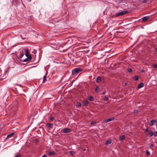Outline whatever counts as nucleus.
Wrapping results in <instances>:
<instances>
[{
	"label": "nucleus",
	"instance_id": "obj_1",
	"mask_svg": "<svg viewBox=\"0 0 157 157\" xmlns=\"http://www.w3.org/2000/svg\"><path fill=\"white\" fill-rule=\"evenodd\" d=\"M82 69L80 68H76L73 69L72 71V74L73 75H77L79 72H81Z\"/></svg>",
	"mask_w": 157,
	"mask_h": 157
},
{
	"label": "nucleus",
	"instance_id": "obj_2",
	"mask_svg": "<svg viewBox=\"0 0 157 157\" xmlns=\"http://www.w3.org/2000/svg\"><path fill=\"white\" fill-rule=\"evenodd\" d=\"M128 11L127 10H123L122 11L119 12L117 13L116 14V16L117 17H118L120 16H122L123 15L125 14L128 13Z\"/></svg>",
	"mask_w": 157,
	"mask_h": 157
},
{
	"label": "nucleus",
	"instance_id": "obj_3",
	"mask_svg": "<svg viewBox=\"0 0 157 157\" xmlns=\"http://www.w3.org/2000/svg\"><path fill=\"white\" fill-rule=\"evenodd\" d=\"M157 124V121H156V119H153L150 121V123H149V125L150 126H152L156 124Z\"/></svg>",
	"mask_w": 157,
	"mask_h": 157
},
{
	"label": "nucleus",
	"instance_id": "obj_4",
	"mask_svg": "<svg viewBox=\"0 0 157 157\" xmlns=\"http://www.w3.org/2000/svg\"><path fill=\"white\" fill-rule=\"evenodd\" d=\"M71 131V129L68 128H63L62 130V132L63 133L70 132Z\"/></svg>",
	"mask_w": 157,
	"mask_h": 157
},
{
	"label": "nucleus",
	"instance_id": "obj_5",
	"mask_svg": "<svg viewBox=\"0 0 157 157\" xmlns=\"http://www.w3.org/2000/svg\"><path fill=\"white\" fill-rule=\"evenodd\" d=\"M115 117H112L109 119H108L105 120L104 121V123H107L108 122L112 121L113 120L115 119Z\"/></svg>",
	"mask_w": 157,
	"mask_h": 157
},
{
	"label": "nucleus",
	"instance_id": "obj_6",
	"mask_svg": "<svg viewBox=\"0 0 157 157\" xmlns=\"http://www.w3.org/2000/svg\"><path fill=\"white\" fill-rule=\"evenodd\" d=\"M27 58H26V59H24L23 61L24 62H25L28 61H29L32 59V56L29 57L28 56L27 57Z\"/></svg>",
	"mask_w": 157,
	"mask_h": 157
},
{
	"label": "nucleus",
	"instance_id": "obj_7",
	"mask_svg": "<svg viewBox=\"0 0 157 157\" xmlns=\"http://www.w3.org/2000/svg\"><path fill=\"white\" fill-rule=\"evenodd\" d=\"M83 105L85 106H86L89 104V101L87 100H84L83 101Z\"/></svg>",
	"mask_w": 157,
	"mask_h": 157
},
{
	"label": "nucleus",
	"instance_id": "obj_8",
	"mask_svg": "<svg viewBox=\"0 0 157 157\" xmlns=\"http://www.w3.org/2000/svg\"><path fill=\"white\" fill-rule=\"evenodd\" d=\"M25 55L26 57L31 56L29 54V51L28 49H26L25 50Z\"/></svg>",
	"mask_w": 157,
	"mask_h": 157
},
{
	"label": "nucleus",
	"instance_id": "obj_9",
	"mask_svg": "<svg viewBox=\"0 0 157 157\" xmlns=\"http://www.w3.org/2000/svg\"><path fill=\"white\" fill-rule=\"evenodd\" d=\"M144 84L143 83H141L138 85L137 88H138L140 89L144 87Z\"/></svg>",
	"mask_w": 157,
	"mask_h": 157
},
{
	"label": "nucleus",
	"instance_id": "obj_10",
	"mask_svg": "<svg viewBox=\"0 0 157 157\" xmlns=\"http://www.w3.org/2000/svg\"><path fill=\"white\" fill-rule=\"evenodd\" d=\"M101 77L100 76H98L97 78L96 82H97L99 83L101 81Z\"/></svg>",
	"mask_w": 157,
	"mask_h": 157
},
{
	"label": "nucleus",
	"instance_id": "obj_11",
	"mask_svg": "<svg viewBox=\"0 0 157 157\" xmlns=\"http://www.w3.org/2000/svg\"><path fill=\"white\" fill-rule=\"evenodd\" d=\"M149 18V17H144L142 18V21L144 22L146 21Z\"/></svg>",
	"mask_w": 157,
	"mask_h": 157
},
{
	"label": "nucleus",
	"instance_id": "obj_12",
	"mask_svg": "<svg viewBox=\"0 0 157 157\" xmlns=\"http://www.w3.org/2000/svg\"><path fill=\"white\" fill-rule=\"evenodd\" d=\"M55 155V152L54 151H52L48 153V155L49 156L54 155Z\"/></svg>",
	"mask_w": 157,
	"mask_h": 157
},
{
	"label": "nucleus",
	"instance_id": "obj_13",
	"mask_svg": "<svg viewBox=\"0 0 157 157\" xmlns=\"http://www.w3.org/2000/svg\"><path fill=\"white\" fill-rule=\"evenodd\" d=\"M125 136L124 135H122L121 136H120L119 137V140H123L125 139Z\"/></svg>",
	"mask_w": 157,
	"mask_h": 157
},
{
	"label": "nucleus",
	"instance_id": "obj_14",
	"mask_svg": "<svg viewBox=\"0 0 157 157\" xmlns=\"http://www.w3.org/2000/svg\"><path fill=\"white\" fill-rule=\"evenodd\" d=\"M112 140H107L105 143V144L106 145H108V144H111L112 143Z\"/></svg>",
	"mask_w": 157,
	"mask_h": 157
},
{
	"label": "nucleus",
	"instance_id": "obj_15",
	"mask_svg": "<svg viewBox=\"0 0 157 157\" xmlns=\"http://www.w3.org/2000/svg\"><path fill=\"white\" fill-rule=\"evenodd\" d=\"M88 99L90 101H93L94 100V97L92 96H90L88 97Z\"/></svg>",
	"mask_w": 157,
	"mask_h": 157
},
{
	"label": "nucleus",
	"instance_id": "obj_16",
	"mask_svg": "<svg viewBox=\"0 0 157 157\" xmlns=\"http://www.w3.org/2000/svg\"><path fill=\"white\" fill-rule=\"evenodd\" d=\"M14 132L12 133L11 134L7 135V138L8 139V138H9L11 137L12 136H13V135H14Z\"/></svg>",
	"mask_w": 157,
	"mask_h": 157
},
{
	"label": "nucleus",
	"instance_id": "obj_17",
	"mask_svg": "<svg viewBox=\"0 0 157 157\" xmlns=\"http://www.w3.org/2000/svg\"><path fill=\"white\" fill-rule=\"evenodd\" d=\"M150 137H151L154 135V132L152 131H150L148 133Z\"/></svg>",
	"mask_w": 157,
	"mask_h": 157
},
{
	"label": "nucleus",
	"instance_id": "obj_18",
	"mask_svg": "<svg viewBox=\"0 0 157 157\" xmlns=\"http://www.w3.org/2000/svg\"><path fill=\"white\" fill-rule=\"evenodd\" d=\"M48 128H52L53 127V125L52 124L48 123L47 125Z\"/></svg>",
	"mask_w": 157,
	"mask_h": 157
},
{
	"label": "nucleus",
	"instance_id": "obj_19",
	"mask_svg": "<svg viewBox=\"0 0 157 157\" xmlns=\"http://www.w3.org/2000/svg\"><path fill=\"white\" fill-rule=\"evenodd\" d=\"M99 88L98 86H97L96 87V89H95V91L96 92L98 93L99 92Z\"/></svg>",
	"mask_w": 157,
	"mask_h": 157
},
{
	"label": "nucleus",
	"instance_id": "obj_20",
	"mask_svg": "<svg viewBox=\"0 0 157 157\" xmlns=\"http://www.w3.org/2000/svg\"><path fill=\"white\" fill-rule=\"evenodd\" d=\"M46 75H45L43 77V83H44L46 81Z\"/></svg>",
	"mask_w": 157,
	"mask_h": 157
},
{
	"label": "nucleus",
	"instance_id": "obj_21",
	"mask_svg": "<svg viewBox=\"0 0 157 157\" xmlns=\"http://www.w3.org/2000/svg\"><path fill=\"white\" fill-rule=\"evenodd\" d=\"M69 153L70 154L72 155H73L74 153H75V152L72 151H70L69 152Z\"/></svg>",
	"mask_w": 157,
	"mask_h": 157
},
{
	"label": "nucleus",
	"instance_id": "obj_22",
	"mask_svg": "<svg viewBox=\"0 0 157 157\" xmlns=\"http://www.w3.org/2000/svg\"><path fill=\"white\" fill-rule=\"evenodd\" d=\"M146 154L147 155H149L150 154V153L149 151H147L146 152Z\"/></svg>",
	"mask_w": 157,
	"mask_h": 157
},
{
	"label": "nucleus",
	"instance_id": "obj_23",
	"mask_svg": "<svg viewBox=\"0 0 157 157\" xmlns=\"http://www.w3.org/2000/svg\"><path fill=\"white\" fill-rule=\"evenodd\" d=\"M153 67L155 68H157V64H153Z\"/></svg>",
	"mask_w": 157,
	"mask_h": 157
},
{
	"label": "nucleus",
	"instance_id": "obj_24",
	"mask_svg": "<svg viewBox=\"0 0 157 157\" xmlns=\"http://www.w3.org/2000/svg\"><path fill=\"white\" fill-rule=\"evenodd\" d=\"M128 71L129 72H132V70L131 68H129L128 69Z\"/></svg>",
	"mask_w": 157,
	"mask_h": 157
},
{
	"label": "nucleus",
	"instance_id": "obj_25",
	"mask_svg": "<svg viewBox=\"0 0 157 157\" xmlns=\"http://www.w3.org/2000/svg\"><path fill=\"white\" fill-rule=\"evenodd\" d=\"M154 136H157V132L156 131H155L154 132Z\"/></svg>",
	"mask_w": 157,
	"mask_h": 157
},
{
	"label": "nucleus",
	"instance_id": "obj_26",
	"mask_svg": "<svg viewBox=\"0 0 157 157\" xmlns=\"http://www.w3.org/2000/svg\"><path fill=\"white\" fill-rule=\"evenodd\" d=\"M109 99V98L108 97H106V96H105V98H104V100L105 101H107V100H108Z\"/></svg>",
	"mask_w": 157,
	"mask_h": 157
},
{
	"label": "nucleus",
	"instance_id": "obj_27",
	"mask_svg": "<svg viewBox=\"0 0 157 157\" xmlns=\"http://www.w3.org/2000/svg\"><path fill=\"white\" fill-rule=\"evenodd\" d=\"M78 106L79 107H81L82 105L81 104L80 102L77 103Z\"/></svg>",
	"mask_w": 157,
	"mask_h": 157
},
{
	"label": "nucleus",
	"instance_id": "obj_28",
	"mask_svg": "<svg viewBox=\"0 0 157 157\" xmlns=\"http://www.w3.org/2000/svg\"><path fill=\"white\" fill-rule=\"evenodd\" d=\"M138 78H139V77L137 76H135V80H136V81H137L138 80Z\"/></svg>",
	"mask_w": 157,
	"mask_h": 157
},
{
	"label": "nucleus",
	"instance_id": "obj_29",
	"mask_svg": "<svg viewBox=\"0 0 157 157\" xmlns=\"http://www.w3.org/2000/svg\"><path fill=\"white\" fill-rule=\"evenodd\" d=\"M96 123V122L95 121H93L91 123V124L92 125V124H95Z\"/></svg>",
	"mask_w": 157,
	"mask_h": 157
},
{
	"label": "nucleus",
	"instance_id": "obj_30",
	"mask_svg": "<svg viewBox=\"0 0 157 157\" xmlns=\"http://www.w3.org/2000/svg\"><path fill=\"white\" fill-rule=\"evenodd\" d=\"M149 128H147L146 129H145V131L146 132H148L149 131Z\"/></svg>",
	"mask_w": 157,
	"mask_h": 157
},
{
	"label": "nucleus",
	"instance_id": "obj_31",
	"mask_svg": "<svg viewBox=\"0 0 157 157\" xmlns=\"http://www.w3.org/2000/svg\"><path fill=\"white\" fill-rule=\"evenodd\" d=\"M54 117H52L50 118V120L52 121H53L54 120Z\"/></svg>",
	"mask_w": 157,
	"mask_h": 157
},
{
	"label": "nucleus",
	"instance_id": "obj_32",
	"mask_svg": "<svg viewBox=\"0 0 157 157\" xmlns=\"http://www.w3.org/2000/svg\"><path fill=\"white\" fill-rule=\"evenodd\" d=\"M148 1V0H144L143 1V2L144 3H146Z\"/></svg>",
	"mask_w": 157,
	"mask_h": 157
},
{
	"label": "nucleus",
	"instance_id": "obj_33",
	"mask_svg": "<svg viewBox=\"0 0 157 157\" xmlns=\"http://www.w3.org/2000/svg\"><path fill=\"white\" fill-rule=\"evenodd\" d=\"M15 157H21V155H17L15 156Z\"/></svg>",
	"mask_w": 157,
	"mask_h": 157
},
{
	"label": "nucleus",
	"instance_id": "obj_34",
	"mask_svg": "<svg viewBox=\"0 0 157 157\" xmlns=\"http://www.w3.org/2000/svg\"><path fill=\"white\" fill-rule=\"evenodd\" d=\"M154 146V145L153 144H151L150 146V147H153Z\"/></svg>",
	"mask_w": 157,
	"mask_h": 157
},
{
	"label": "nucleus",
	"instance_id": "obj_35",
	"mask_svg": "<svg viewBox=\"0 0 157 157\" xmlns=\"http://www.w3.org/2000/svg\"><path fill=\"white\" fill-rule=\"evenodd\" d=\"M42 157H47L46 155H44L42 156Z\"/></svg>",
	"mask_w": 157,
	"mask_h": 157
},
{
	"label": "nucleus",
	"instance_id": "obj_36",
	"mask_svg": "<svg viewBox=\"0 0 157 157\" xmlns=\"http://www.w3.org/2000/svg\"><path fill=\"white\" fill-rule=\"evenodd\" d=\"M82 150L83 151H85L86 150V148L82 149Z\"/></svg>",
	"mask_w": 157,
	"mask_h": 157
},
{
	"label": "nucleus",
	"instance_id": "obj_37",
	"mask_svg": "<svg viewBox=\"0 0 157 157\" xmlns=\"http://www.w3.org/2000/svg\"><path fill=\"white\" fill-rule=\"evenodd\" d=\"M105 91H104V92H103V93H102V94H105Z\"/></svg>",
	"mask_w": 157,
	"mask_h": 157
},
{
	"label": "nucleus",
	"instance_id": "obj_38",
	"mask_svg": "<svg viewBox=\"0 0 157 157\" xmlns=\"http://www.w3.org/2000/svg\"><path fill=\"white\" fill-rule=\"evenodd\" d=\"M21 57L24 56V54L22 53V54H21Z\"/></svg>",
	"mask_w": 157,
	"mask_h": 157
},
{
	"label": "nucleus",
	"instance_id": "obj_39",
	"mask_svg": "<svg viewBox=\"0 0 157 157\" xmlns=\"http://www.w3.org/2000/svg\"><path fill=\"white\" fill-rule=\"evenodd\" d=\"M134 111H135V113H137L138 112L137 110H135Z\"/></svg>",
	"mask_w": 157,
	"mask_h": 157
},
{
	"label": "nucleus",
	"instance_id": "obj_40",
	"mask_svg": "<svg viewBox=\"0 0 157 157\" xmlns=\"http://www.w3.org/2000/svg\"><path fill=\"white\" fill-rule=\"evenodd\" d=\"M144 70H142L141 71L142 72H144Z\"/></svg>",
	"mask_w": 157,
	"mask_h": 157
},
{
	"label": "nucleus",
	"instance_id": "obj_41",
	"mask_svg": "<svg viewBox=\"0 0 157 157\" xmlns=\"http://www.w3.org/2000/svg\"><path fill=\"white\" fill-rule=\"evenodd\" d=\"M156 52H157V49H156Z\"/></svg>",
	"mask_w": 157,
	"mask_h": 157
},
{
	"label": "nucleus",
	"instance_id": "obj_42",
	"mask_svg": "<svg viewBox=\"0 0 157 157\" xmlns=\"http://www.w3.org/2000/svg\"><path fill=\"white\" fill-rule=\"evenodd\" d=\"M126 84H127V83H125V85H126Z\"/></svg>",
	"mask_w": 157,
	"mask_h": 157
},
{
	"label": "nucleus",
	"instance_id": "obj_43",
	"mask_svg": "<svg viewBox=\"0 0 157 157\" xmlns=\"http://www.w3.org/2000/svg\"><path fill=\"white\" fill-rule=\"evenodd\" d=\"M82 157H85V156H82Z\"/></svg>",
	"mask_w": 157,
	"mask_h": 157
},
{
	"label": "nucleus",
	"instance_id": "obj_44",
	"mask_svg": "<svg viewBox=\"0 0 157 157\" xmlns=\"http://www.w3.org/2000/svg\"><path fill=\"white\" fill-rule=\"evenodd\" d=\"M148 1L149 0H148Z\"/></svg>",
	"mask_w": 157,
	"mask_h": 157
}]
</instances>
